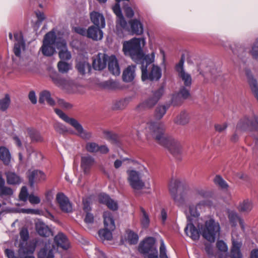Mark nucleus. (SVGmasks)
I'll use <instances>...</instances> for the list:
<instances>
[{"label":"nucleus","instance_id":"obj_1","mask_svg":"<svg viewBox=\"0 0 258 258\" xmlns=\"http://www.w3.org/2000/svg\"><path fill=\"white\" fill-rule=\"evenodd\" d=\"M135 128L138 133H144L148 138L154 139L159 144L167 148L175 158L180 159L181 143L164 134L165 127L163 123L152 121L142 122L139 126H135Z\"/></svg>","mask_w":258,"mask_h":258},{"label":"nucleus","instance_id":"obj_2","mask_svg":"<svg viewBox=\"0 0 258 258\" xmlns=\"http://www.w3.org/2000/svg\"><path fill=\"white\" fill-rule=\"evenodd\" d=\"M16 42L14 47L15 56L13 57V67L24 72H32L35 68V63L28 58L23 59L21 57V50L24 49L25 41L22 33L17 32L14 33Z\"/></svg>","mask_w":258,"mask_h":258},{"label":"nucleus","instance_id":"obj_3","mask_svg":"<svg viewBox=\"0 0 258 258\" xmlns=\"http://www.w3.org/2000/svg\"><path fill=\"white\" fill-rule=\"evenodd\" d=\"M155 53L152 52L147 54L139 64H141L142 80L158 81L162 76V70L158 65L154 63L155 61Z\"/></svg>","mask_w":258,"mask_h":258},{"label":"nucleus","instance_id":"obj_4","mask_svg":"<svg viewBox=\"0 0 258 258\" xmlns=\"http://www.w3.org/2000/svg\"><path fill=\"white\" fill-rule=\"evenodd\" d=\"M145 44L144 38H134L123 42L122 50L125 55H128L134 61L139 64L147 55L144 53L142 49Z\"/></svg>","mask_w":258,"mask_h":258},{"label":"nucleus","instance_id":"obj_5","mask_svg":"<svg viewBox=\"0 0 258 258\" xmlns=\"http://www.w3.org/2000/svg\"><path fill=\"white\" fill-rule=\"evenodd\" d=\"M54 111L61 119L74 127L78 136L84 140H90L92 138V133L91 131L85 130L77 120L69 117L60 109H55Z\"/></svg>","mask_w":258,"mask_h":258},{"label":"nucleus","instance_id":"obj_6","mask_svg":"<svg viewBox=\"0 0 258 258\" xmlns=\"http://www.w3.org/2000/svg\"><path fill=\"white\" fill-rule=\"evenodd\" d=\"M199 231L204 238L210 242H214L220 233V226L218 222L213 219L206 221L203 226L199 228Z\"/></svg>","mask_w":258,"mask_h":258},{"label":"nucleus","instance_id":"obj_7","mask_svg":"<svg viewBox=\"0 0 258 258\" xmlns=\"http://www.w3.org/2000/svg\"><path fill=\"white\" fill-rule=\"evenodd\" d=\"M56 36L54 29L47 33L43 38V44L40 48L42 53L46 56H51L55 52L56 46Z\"/></svg>","mask_w":258,"mask_h":258},{"label":"nucleus","instance_id":"obj_8","mask_svg":"<svg viewBox=\"0 0 258 258\" xmlns=\"http://www.w3.org/2000/svg\"><path fill=\"white\" fill-rule=\"evenodd\" d=\"M127 179L131 187L135 190H140L145 186V182L142 179V174L135 170H127Z\"/></svg>","mask_w":258,"mask_h":258},{"label":"nucleus","instance_id":"obj_9","mask_svg":"<svg viewBox=\"0 0 258 258\" xmlns=\"http://www.w3.org/2000/svg\"><path fill=\"white\" fill-rule=\"evenodd\" d=\"M180 184L179 179L172 178L169 184V190L175 203L178 206L184 204V200L182 195L178 194V187Z\"/></svg>","mask_w":258,"mask_h":258},{"label":"nucleus","instance_id":"obj_10","mask_svg":"<svg viewBox=\"0 0 258 258\" xmlns=\"http://www.w3.org/2000/svg\"><path fill=\"white\" fill-rule=\"evenodd\" d=\"M53 83L58 87L66 90L69 93H76L78 91V86L72 81L67 80L58 75L52 77Z\"/></svg>","mask_w":258,"mask_h":258},{"label":"nucleus","instance_id":"obj_11","mask_svg":"<svg viewBox=\"0 0 258 258\" xmlns=\"http://www.w3.org/2000/svg\"><path fill=\"white\" fill-rule=\"evenodd\" d=\"M184 56L182 55L179 62L175 66V70L178 77L182 80L185 86L188 87L191 84L192 79L191 75L186 72L184 69Z\"/></svg>","mask_w":258,"mask_h":258},{"label":"nucleus","instance_id":"obj_12","mask_svg":"<svg viewBox=\"0 0 258 258\" xmlns=\"http://www.w3.org/2000/svg\"><path fill=\"white\" fill-rule=\"evenodd\" d=\"M249 129L258 130V117L254 116L252 120L244 118L240 120L236 126V132Z\"/></svg>","mask_w":258,"mask_h":258},{"label":"nucleus","instance_id":"obj_13","mask_svg":"<svg viewBox=\"0 0 258 258\" xmlns=\"http://www.w3.org/2000/svg\"><path fill=\"white\" fill-rule=\"evenodd\" d=\"M56 48L58 51V56L60 60L68 61L72 58L71 52L68 50L67 42L60 39L56 42Z\"/></svg>","mask_w":258,"mask_h":258},{"label":"nucleus","instance_id":"obj_14","mask_svg":"<svg viewBox=\"0 0 258 258\" xmlns=\"http://www.w3.org/2000/svg\"><path fill=\"white\" fill-rule=\"evenodd\" d=\"M155 240L153 237H149L142 242L139 246V251L144 255L154 252V250H157L155 246Z\"/></svg>","mask_w":258,"mask_h":258},{"label":"nucleus","instance_id":"obj_15","mask_svg":"<svg viewBox=\"0 0 258 258\" xmlns=\"http://www.w3.org/2000/svg\"><path fill=\"white\" fill-rule=\"evenodd\" d=\"M56 200L61 210L65 213L72 211V206L68 198L62 192L58 193L56 196Z\"/></svg>","mask_w":258,"mask_h":258},{"label":"nucleus","instance_id":"obj_16","mask_svg":"<svg viewBox=\"0 0 258 258\" xmlns=\"http://www.w3.org/2000/svg\"><path fill=\"white\" fill-rule=\"evenodd\" d=\"M95 163V158L90 155L81 157V168L85 174H88L90 173L91 168Z\"/></svg>","mask_w":258,"mask_h":258},{"label":"nucleus","instance_id":"obj_17","mask_svg":"<svg viewBox=\"0 0 258 258\" xmlns=\"http://www.w3.org/2000/svg\"><path fill=\"white\" fill-rule=\"evenodd\" d=\"M86 150L89 153H95L99 152L102 154H106L109 152V149L106 145H99L95 142H88L86 144Z\"/></svg>","mask_w":258,"mask_h":258},{"label":"nucleus","instance_id":"obj_18","mask_svg":"<svg viewBox=\"0 0 258 258\" xmlns=\"http://www.w3.org/2000/svg\"><path fill=\"white\" fill-rule=\"evenodd\" d=\"M109 57L105 53H99L93 61V67L96 70H102L106 67Z\"/></svg>","mask_w":258,"mask_h":258},{"label":"nucleus","instance_id":"obj_19","mask_svg":"<svg viewBox=\"0 0 258 258\" xmlns=\"http://www.w3.org/2000/svg\"><path fill=\"white\" fill-rule=\"evenodd\" d=\"M55 244L57 247L63 249H68L70 246L69 239L65 234L62 232H59L54 238Z\"/></svg>","mask_w":258,"mask_h":258},{"label":"nucleus","instance_id":"obj_20","mask_svg":"<svg viewBox=\"0 0 258 258\" xmlns=\"http://www.w3.org/2000/svg\"><path fill=\"white\" fill-rule=\"evenodd\" d=\"M46 179V175L41 170H34L30 173L29 180L30 184L33 186L35 182H40Z\"/></svg>","mask_w":258,"mask_h":258},{"label":"nucleus","instance_id":"obj_21","mask_svg":"<svg viewBox=\"0 0 258 258\" xmlns=\"http://www.w3.org/2000/svg\"><path fill=\"white\" fill-rule=\"evenodd\" d=\"M99 202L106 205L107 207L115 211L118 209V205L116 202L110 198L106 194H101L98 196Z\"/></svg>","mask_w":258,"mask_h":258},{"label":"nucleus","instance_id":"obj_22","mask_svg":"<svg viewBox=\"0 0 258 258\" xmlns=\"http://www.w3.org/2000/svg\"><path fill=\"white\" fill-rule=\"evenodd\" d=\"M90 18L92 23L97 27L100 28L105 27V18L102 14L93 11L90 13Z\"/></svg>","mask_w":258,"mask_h":258},{"label":"nucleus","instance_id":"obj_23","mask_svg":"<svg viewBox=\"0 0 258 258\" xmlns=\"http://www.w3.org/2000/svg\"><path fill=\"white\" fill-rule=\"evenodd\" d=\"M136 65L128 66L123 72L122 80L125 82H131L136 76Z\"/></svg>","mask_w":258,"mask_h":258},{"label":"nucleus","instance_id":"obj_24","mask_svg":"<svg viewBox=\"0 0 258 258\" xmlns=\"http://www.w3.org/2000/svg\"><path fill=\"white\" fill-rule=\"evenodd\" d=\"M108 69L113 75L118 76L120 74V70L117 59L115 55H111L108 58Z\"/></svg>","mask_w":258,"mask_h":258},{"label":"nucleus","instance_id":"obj_25","mask_svg":"<svg viewBox=\"0 0 258 258\" xmlns=\"http://www.w3.org/2000/svg\"><path fill=\"white\" fill-rule=\"evenodd\" d=\"M101 28L92 26L87 30V36L94 40H101L103 38V31Z\"/></svg>","mask_w":258,"mask_h":258},{"label":"nucleus","instance_id":"obj_26","mask_svg":"<svg viewBox=\"0 0 258 258\" xmlns=\"http://www.w3.org/2000/svg\"><path fill=\"white\" fill-rule=\"evenodd\" d=\"M190 120V116L189 113L183 110L179 112L174 118V122L180 125H185L189 123Z\"/></svg>","mask_w":258,"mask_h":258},{"label":"nucleus","instance_id":"obj_27","mask_svg":"<svg viewBox=\"0 0 258 258\" xmlns=\"http://www.w3.org/2000/svg\"><path fill=\"white\" fill-rule=\"evenodd\" d=\"M104 225L106 228L114 230L115 228L114 220L112 213L105 211L103 213Z\"/></svg>","mask_w":258,"mask_h":258},{"label":"nucleus","instance_id":"obj_28","mask_svg":"<svg viewBox=\"0 0 258 258\" xmlns=\"http://www.w3.org/2000/svg\"><path fill=\"white\" fill-rule=\"evenodd\" d=\"M131 26V32L133 34L141 35L143 33V25L137 19L132 20L129 21Z\"/></svg>","mask_w":258,"mask_h":258},{"label":"nucleus","instance_id":"obj_29","mask_svg":"<svg viewBox=\"0 0 258 258\" xmlns=\"http://www.w3.org/2000/svg\"><path fill=\"white\" fill-rule=\"evenodd\" d=\"M204 76L210 77L213 81H216L221 78V74L215 66H208L204 71Z\"/></svg>","mask_w":258,"mask_h":258},{"label":"nucleus","instance_id":"obj_30","mask_svg":"<svg viewBox=\"0 0 258 258\" xmlns=\"http://www.w3.org/2000/svg\"><path fill=\"white\" fill-rule=\"evenodd\" d=\"M159 98H147L144 101L138 105L137 109L141 111L153 107L157 103Z\"/></svg>","mask_w":258,"mask_h":258},{"label":"nucleus","instance_id":"obj_31","mask_svg":"<svg viewBox=\"0 0 258 258\" xmlns=\"http://www.w3.org/2000/svg\"><path fill=\"white\" fill-rule=\"evenodd\" d=\"M35 228L37 232L41 236L47 237L51 234L50 229L42 221L37 222L35 224Z\"/></svg>","mask_w":258,"mask_h":258},{"label":"nucleus","instance_id":"obj_32","mask_svg":"<svg viewBox=\"0 0 258 258\" xmlns=\"http://www.w3.org/2000/svg\"><path fill=\"white\" fill-rule=\"evenodd\" d=\"M76 68L79 73L82 75L89 73L91 70L90 63L86 60H77Z\"/></svg>","mask_w":258,"mask_h":258},{"label":"nucleus","instance_id":"obj_33","mask_svg":"<svg viewBox=\"0 0 258 258\" xmlns=\"http://www.w3.org/2000/svg\"><path fill=\"white\" fill-rule=\"evenodd\" d=\"M7 182L9 184H20L22 182V178L15 172L8 171L6 172Z\"/></svg>","mask_w":258,"mask_h":258},{"label":"nucleus","instance_id":"obj_34","mask_svg":"<svg viewBox=\"0 0 258 258\" xmlns=\"http://www.w3.org/2000/svg\"><path fill=\"white\" fill-rule=\"evenodd\" d=\"M21 246L18 252L20 258H35L32 254L35 250L34 247H23L22 243L20 244Z\"/></svg>","mask_w":258,"mask_h":258},{"label":"nucleus","instance_id":"obj_35","mask_svg":"<svg viewBox=\"0 0 258 258\" xmlns=\"http://www.w3.org/2000/svg\"><path fill=\"white\" fill-rule=\"evenodd\" d=\"M186 235L193 240H197L200 237L199 231L192 223L188 224L184 229Z\"/></svg>","mask_w":258,"mask_h":258},{"label":"nucleus","instance_id":"obj_36","mask_svg":"<svg viewBox=\"0 0 258 258\" xmlns=\"http://www.w3.org/2000/svg\"><path fill=\"white\" fill-rule=\"evenodd\" d=\"M11 155L10 151L5 147H0V159L6 165H9L11 160Z\"/></svg>","mask_w":258,"mask_h":258},{"label":"nucleus","instance_id":"obj_37","mask_svg":"<svg viewBox=\"0 0 258 258\" xmlns=\"http://www.w3.org/2000/svg\"><path fill=\"white\" fill-rule=\"evenodd\" d=\"M246 75L251 89L255 97H258V85L257 81L254 79L249 71H247Z\"/></svg>","mask_w":258,"mask_h":258},{"label":"nucleus","instance_id":"obj_38","mask_svg":"<svg viewBox=\"0 0 258 258\" xmlns=\"http://www.w3.org/2000/svg\"><path fill=\"white\" fill-rule=\"evenodd\" d=\"M129 98H118L113 103L112 108L119 110L124 108L129 102Z\"/></svg>","mask_w":258,"mask_h":258},{"label":"nucleus","instance_id":"obj_39","mask_svg":"<svg viewBox=\"0 0 258 258\" xmlns=\"http://www.w3.org/2000/svg\"><path fill=\"white\" fill-rule=\"evenodd\" d=\"M66 61L60 60L57 63V67L58 71L61 74H67L73 68L72 64Z\"/></svg>","mask_w":258,"mask_h":258},{"label":"nucleus","instance_id":"obj_40","mask_svg":"<svg viewBox=\"0 0 258 258\" xmlns=\"http://www.w3.org/2000/svg\"><path fill=\"white\" fill-rule=\"evenodd\" d=\"M170 106V104L159 105L155 111V117L156 118L160 119L165 114L167 110Z\"/></svg>","mask_w":258,"mask_h":258},{"label":"nucleus","instance_id":"obj_41","mask_svg":"<svg viewBox=\"0 0 258 258\" xmlns=\"http://www.w3.org/2000/svg\"><path fill=\"white\" fill-rule=\"evenodd\" d=\"M198 207L194 204L189 205V213H186V217L188 220L191 221L193 218H198L200 216V212L198 211Z\"/></svg>","mask_w":258,"mask_h":258},{"label":"nucleus","instance_id":"obj_42","mask_svg":"<svg viewBox=\"0 0 258 258\" xmlns=\"http://www.w3.org/2000/svg\"><path fill=\"white\" fill-rule=\"evenodd\" d=\"M113 231L104 227V229H101L98 231V235L102 240H109L112 238V231Z\"/></svg>","mask_w":258,"mask_h":258},{"label":"nucleus","instance_id":"obj_43","mask_svg":"<svg viewBox=\"0 0 258 258\" xmlns=\"http://www.w3.org/2000/svg\"><path fill=\"white\" fill-rule=\"evenodd\" d=\"M38 258H54L53 249H48L47 245H46L45 247L39 251Z\"/></svg>","mask_w":258,"mask_h":258},{"label":"nucleus","instance_id":"obj_44","mask_svg":"<svg viewBox=\"0 0 258 258\" xmlns=\"http://www.w3.org/2000/svg\"><path fill=\"white\" fill-rule=\"evenodd\" d=\"M141 224L143 228H146L149 226L150 224L149 217L148 214L143 208H141Z\"/></svg>","mask_w":258,"mask_h":258},{"label":"nucleus","instance_id":"obj_45","mask_svg":"<svg viewBox=\"0 0 258 258\" xmlns=\"http://www.w3.org/2000/svg\"><path fill=\"white\" fill-rule=\"evenodd\" d=\"M228 217H229L230 221L232 223H233V225H235L237 221L239 220V224H240L241 228L242 229V230H244V222L241 219L239 218L236 213H235V212H233V211L229 212Z\"/></svg>","mask_w":258,"mask_h":258},{"label":"nucleus","instance_id":"obj_46","mask_svg":"<svg viewBox=\"0 0 258 258\" xmlns=\"http://www.w3.org/2000/svg\"><path fill=\"white\" fill-rule=\"evenodd\" d=\"M252 208V204L251 201L246 200L240 204L238 207L239 210L242 212H248Z\"/></svg>","mask_w":258,"mask_h":258},{"label":"nucleus","instance_id":"obj_47","mask_svg":"<svg viewBox=\"0 0 258 258\" xmlns=\"http://www.w3.org/2000/svg\"><path fill=\"white\" fill-rule=\"evenodd\" d=\"M127 240L131 244L137 243L139 240L138 234L132 231H127Z\"/></svg>","mask_w":258,"mask_h":258},{"label":"nucleus","instance_id":"obj_48","mask_svg":"<svg viewBox=\"0 0 258 258\" xmlns=\"http://www.w3.org/2000/svg\"><path fill=\"white\" fill-rule=\"evenodd\" d=\"M28 134L33 141L40 142L42 141V138L40 134L34 129H29Z\"/></svg>","mask_w":258,"mask_h":258},{"label":"nucleus","instance_id":"obj_49","mask_svg":"<svg viewBox=\"0 0 258 258\" xmlns=\"http://www.w3.org/2000/svg\"><path fill=\"white\" fill-rule=\"evenodd\" d=\"M214 183L222 189H227L228 185L227 182L219 175H216L214 179Z\"/></svg>","mask_w":258,"mask_h":258},{"label":"nucleus","instance_id":"obj_50","mask_svg":"<svg viewBox=\"0 0 258 258\" xmlns=\"http://www.w3.org/2000/svg\"><path fill=\"white\" fill-rule=\"evenodd\" d=\"M106 86L109 89L115 90L119 89L121 88L118 81L116 80H109L106 82Z\"/></svg>","mask_w":258,"mask_h":258},{"label":"nucleus","instance_id":"obj_51","mask_svg":"<svg viewBox=\"0 0 258 258\" xmlns=\"http://www.w3.org/2000/svg\"><path fill=\"white\" fill-rule=\"evenodd\" d=\"M195 196L197 198L201 197L202 198H206L210 196V191L206 188H198L195 191Z\"/></svg>","mask_w":258,"mask_h":258},{"label":"nucleus","instance_id":"obj_52","mask_svg":"<svg viewBox=\"0 0 258 258\" xmlns=\"http://www.w3.org/2000/svg\"><path fill=\"white\" fill-rule=\"evenodd\" d=\"M184 98H170V100L166 104H170L174 107L180 106L183 102Z\"/></svg>","mask_w":258,"mask_h":258},{"label":"nucleus","instance_id":"obj_53","mask_svg":"<svg viewBox=\"0 0 258 258\" xmlns=\"http://www.w3.org/2000/svg\"><path fill=\"white\" fill-rule=\"evenodd\" d=\"M120 27L123 29H127V24L126 21L125 20L123 15L117 17L116 22V27Z\"/></svg>","mask_w":258,"mask_h":258},{"label":"nucleus","instance_id":"obj_54","mask_svg":"<svg viewBox=\"0 0 258 258\" xmlns=\"http://www.w3.org/2000/svg\"><path fill=\"white\" fill-rule=\"evenodd\" d=\"M54 127L55 130L60 134H62L68 131L67 127L63 124L58 122L55 123Z\"/></svg>","mask_w":258,"mask_h":258},{"label":"nucleus","instance_id":"obj_55","mask_svg":"<svg viewBox=\"0 0 258 258\" xmlns=\"http://www.w3.org/2000/svg\"><path fill=\"white\" fill-rule=\"evenodd\" d=\"M10 98H3L0 100V110L4 111L8 108L10 103Z\"/></svg>","mask_w":258,"mask_h":258},{"label":"nucleus","instance_id":"obj_56","mask_svg":"<svg viewBox=\"0 0 258 258\" xmlns=\"http://www.w3.org/2000/svg\"><path fill=\"white\" fill-rule=\"evenodd\" d=\"M28 196V193L27 187L25 186H23L19 194L20 200L21 201L25 202L27 200Z\"/></svg>","mask_w":258,"mask_h":258},{"label":"nucleus","instance_id":"obj_57","mask_svg":"<svg viewBox=\"0 0 258 258\" xmlns=\"http://www.w3.org/2000/svg\"><path fill=\"white\" fill-rule=\"evenodd\" d=\"M160 257L168 258L166 254V248L163 239L161 240V245L160 246Z\"/></svg>","mask_w":258,"mask_h":258},{"label":"nucleus","instance_id":"obj_58","mask_svg":"<svg viewBox=\"0 0 258 258\" xmlns=\"http://www.w3.org/2000/svg\"><path fill=\"white\" fill-rule=\"evenodd\" d=\"M216 246L218 249L221 251L227 252L228 251V246L226 243L223 240H218L217 242Z\"/></svg>","mask_w":258,"mask_h":258},{"label":"nucleus","instance_id":"obj_59","mask_svg":"<svg viewBox=\"0 0 258 258\" xmlns=\"http://www.w3.org/2000/svg\"><path fill=\"white\" fill-rule=\"evenodd\" d=\"M21 239L24 242H26L29 238V232L27 229L22 228L20 232Z\"/></svg>","mask_w":258,"mask_h":258},{"label":"nucleus","instance_id":"obj_60","mask_svg":"<svg viewBox=\"0 0 258 258\" xmlns=\"http://www.w3.org/2000/svg\"><path fill=\"white\" fill-rule=\"evenodd\" d=\"M251 54L253 58H258V39L256 40L252 47Z\"/></svg>","mask_w":258,"mask_h":258},{"label":"nucleus","instance_id":"obj_61","mask_svg":"<svg viewBox=\"0 0 258 258\" xmlns=\"http://www.w3.org/2000/svg\"><path fill=\"white\" fill-rule=\"evenodd\" d=\"M58 105L62 107L69 109L72 107L73 105L69 102H67L64 100L62 98H59L58 100Z\"/></svg>","mask_w":258,"mask_h":258},{"label":"nucleus","instance_id":"obj_62","mask_svg":"<svg viewBox=\"0 0 258 258\" xmlns=\"http://www.w3.org/2000/svg\"><path fill=\"white\" fill-rule=\"evenodd\" d=\"M32 152L30 155L32 157H34L37 161L42 160V159L43 158V156L41 152L37 150H35L34 149H32Z\"/></svg>","mask_w":258,"mask_h":258},{"label":"nucleus","instance_id":"obj_63","mask_svg":"<svg viewBox=\"0 0 258 258\" xmlns=\"http://www.w3.org/2000/svg\"><path fill=\"white\" fill-rule=\"evenodd\" d=\"M112 10L117 17L122 16L119 3L116 2V4L112 7Z\"/></svg>","mask_w":258,"mask_h":258},{"label":"nucleus","instance_id":"obj_64","mask_svg":"<svg viewBox=\"0 0 258 258\" xmlns=\"http://www.w3.org/2000/svg\"><path fill=\"white\" fill-rule=\"evenodd\" d=\"M125 16L129 18H132L134 15L133 10L128 6H124L123 8Z\"/></svg>","mask_w":258,"mask_h":258}]
</instances>
